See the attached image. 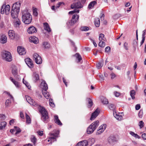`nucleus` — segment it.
Segmentation results:
<instances>
[{
	"label": "nucleus",
	"mask_w": 146,
	"mask_h": 146,
	"mask_svg": "<svg viewBox=\"0 0 146 146\" xmlns=\"http://www.w3.org/2000/svg\"><path fill=\"white\" fill-rule=\"evenodd\" d=\"M102 102L104 104H107L108 103V102L107 99L104 98L103 100H102Z\"/></svg>",
	"instance_id": "obj_46"
},
{
	"label": "nucleus",
	"mask_w": 146,
	"mask_h": 146,
	"mask_svg": "<svg viewBox=\"0 0 146 146\" xmlns=\"http://www.w3.org/2000/svg\"><path fill=\"white\" fill-rule=\"evenodd\" d=\"M0 117L1 119H4L5 118V115L1 114L0 115Z\"/></svg>",
	"instance_id": "obj_61"
},
{
	"label": "nucleus",
	"mask_w": 146,
	"mask_h": 146,
	"mask_svg": "<svg viewBox=\"0 0 146 146\" xmlns=\"http://www.w3.org/2000/svg\"><path fill=\"white\" fill-rule=\"evenodd\" d=\"M124 47L125 49L126 50H127L128 49V44L127 43L125 42L124 44Z\"/></svg>",
	"instance_id": "obj_53"
},
{
	"label": "nucleus",
	"mask_w": 146,
	"mask_h": 146,
	"mask_svg": "<svg viewBox=\"0 0 146 146\" xmlns=\"http://www.w3.org/2000/svg\"><path fill=\"white\" fill-rule=\"evenodd\" d=\"M144 123L142 121H140L139 122V126L140 128H142L144 126Z\"/></svg>",
	"instance_id": "obj_49"
},
{
	"label": "nucleus",
	"mask_w": 146,
	"mask_h": 146,
	"mask_svg": "<svg viewBox=\"0 0 146 146\" xmlns=\"http://www.w3.org/2000/svg\"><path fill=\"white\" fill-rule=\"evenodd\" d=\"M3 58L7 61L10 62L12 60V57L10 53L7 51H3L2 52Z\"/></svg>",
	"instance_id": "obj_8"
},
{
	"label": "nucleus",
	"mask_w": 146,
	"mask_h": 146,
	"mask_svg": "<svg viewBox=\"0 0 146 146\" xmlns=\"http://www.w3.org/2000/svg\"><path fill=\"white\" fill-rule=\"evenodd\" d=\"M143 111L142 110H140L138 113L139 117L141 118L143 117Z\"/></svg>",
	"instance_id": "obj_48"
},
{
	"label": "nucleus",
	"mask_w": 146,
	"mask_h": 146,
	"mask_svg": "<svg viewBox=\"0 0 146 146\" xmlns=\"http://www.w3.org/2000/svg\"><path fill=\"white\" fill-rule=\"evenodd\" d=\"M43 45L45 48H48L50 47V44L47 42H44L43 43Z\"/></svg>",
	"instance_id": "obj_38"
},
{
	"label": "nucleus",
	"mask_w": 146,
	"mask_h": 146,
	"mask_svg": "<svg viewBox=\"0 0 146 146\" xmlns=\"http://www.w3.org/2000/svg\"><path fill=\"white\" fill-rule=\"evenodd\" d=\"M8 34L9 38L11 39H13L15 36V35L14 31L12 30H9L8 33Z\"/></svg>",
	"instance_id": "obj_18"
},
{
	"label": "nucleus",
	"mask_w": 146,
	"mask_h": 146,
	"mask_svg": "<svg viewBox=\"0 0 146 146\" xmlns=\"http://www.w3.org/2000/svg\"><path fill=\"white\" fill-rule=\"evenodd\" d=\"M114 94L115 96L116 97H118L120 95V93L117 92H114Z\"/></svg>",
	"instance_id": "obj_56"
},
{
	"label": "nucleus",
	"mask_w": 146,
	"mask_h": 146,
	"mask_svg": "<svg viewBox=\"0 0 146 146\" xmlns=\"http://www.w3.org/2000/svg\"><path fill=\"white\" fill-rule=\"evenodd\" d=\"M80 29L82 31H87L89 30V28L87 26H83Z\"/></svg>",
	"instance_id": "obj_42"
},
{
	"label": "nucleus",
	"mask_w": 146,
	"mask_h": 146,
	"mask_svg": "<svg viewBox=\"0 0 146 146\" xmlns=\"http://www.w3.org/2000/svg\"><path fill=\"white\" fill-rule=\"evenodd\" d=\"M25 82L26 83V84L24 83V79L23 80V83L25 84L26 86L29 89H30L31 88V86L29 85V84L28 83H27L26 82Z\"/></svg>",
	"instance_id": "obj_52"
},
{
	"label": "nucleus",
	"mask_w": 146,
	"mask_h": 146,
	"mask_svg": "<svg viewBox=\"0 0 146 146\" xmlns=\"http://www.w3.org/2000/svg\"><path fill=\"white\" fill-rule=\"evenodd\" d=\"M59 119L58 116L57 115H55L54 116V122L58 121Z\"/></svg>",
	"instance_id": "obj_59"
},
{
	"label": "nucleus",
	"mask_w": 146,
	"mask_h": 146,
	"mask_svg": "<svg viewBox=\"0 0 146 146\" xmlns=\"http://www.w3.org/2000/svg\"><path fill=\"white\" fill-rule=\"evenodd\" d=\"M33 14L35 16H37L38 15V13L37 11V9H36L35 8L33 10Z\"/></svg>",
	"instance_id": "obj_51"
},
{
	"label": "nucleus",
	"mask_w": 146,
	"mask_h": 146,
	"mask_svg": "<svg viewBox=\"0 0 146 146\" xmlns=\"http://www.w3.org/2000/svg\"><path fill=\"white\" fill-rule=\"evenodd\" d=\"M12 73L16 79H18V80H20V76L18 75L17 69L15 67L14 68L13 67Z\"/></svg>",
	"instance_id": "obj_12"
},
{
	"label": "nucleus",
	"mask_w": 146,
	"mask_h": 146,
	"mask_svg": "<svg viewBox=\"0 0 146 146\" xmlns=\"http://www.w3.org/2000/svg\"><path fill=\"white\" fill-rule=\"evenodd\" d=\"M7 123L5 121L2 122L0 123V129L2 130L4 129L6 127Z\"/></svg>",
	"instance_id": "obj_31"
},
{
	"label": "nucleus",
	"mask_w": 146,
	"mask_h": 146,
	"mask_svg": "<svg viewBox=\"0 0 146 146\" xmlns=\"http://www.w3.org/2000/svg\"><path fill=\"white\" fill-rule=\"evenodd\" d=\"M21 3L19 2H16L12 6L11 11V16L13 18H15L16 16L19 13Z\"/></svg>",
	"instance_id": "obj_1"
},
{
	"label": "nucleus",
	"mask_w": 146,
	"mask_h": 146,
	"mask_svg": "<svg viewBox=\"0 0 146 146\" xmlns=\"http://www.w3.org/2000/svg\"><path fill=\"white\" fill-rule=\"evenodd\" d=\"M17 51L20 55H24L26 53L25 48L21 46H18L17 47Z\"/></svg>",
	"instance_id": "obj_16"
},
{
	"label": "nucleus",
	"mask_w": 146,
	"mask_h": 146,
	"mask_svg": "<svg viewBox=\"0 0 146 146\" xmlns=\"http://www.w3.org/2000/svg\"><path fill=\"white\" fill-rule=\"evenodd\" d=\"M32 16L30 13L28 12L25 13H23L22 20L24 23L26 24H30L32 21Z\"/></svg>",
	"instance_id": "obj_5"
},
{
	"label": "nucleus",
	"mask_w": 146,
	"mask_h": 146,
	"mask_svg": "<svg viewBox=\"0 0 146 146\" xmlns=\"http://www.w3.org/2000/svg\"><path fill=\"white\" fill-rule=\"evenodd\" d=\"M86 0H74V2L71 5V8L72 9L75 8L81 9L83 7Z\"/></svg>",
	"instance_id": "obj_3"
},
{
	"label": "nucleus",
	"mask_w": 146,
	"mask_h": 146,
	"mask_svg": "<svg viewBox=\"0 0 146 146\" xmlns=\"http://www.w3.org/2000/svg\"><path fill=\"white\" fill-rule=\"evenodd\" d=\"M36 29L33 26H31L27 30L28 33L29 34H33L36 32Z\"/></svg>",
	"instance_id": "obj_15"
},
{
	"label": "nucleus",
	"mask_w": 146,
	"mask_h": 146,
	"mask_svg": "<svg viewBox=\"0 0 146 146\" xmlns=\"http://www.w3.org/2000/svg\"><path fill=\"white\" fill-rule=\"evenodd\" d=\"M79 10L77 9H75L73 11L69 12L68 14H73L75 13H79Z\"/></svg>",
	"instance_id": "obj_40"
},
{
	"label": "nucleus",
	"mask_w": 146,
	"mask_h": 146,
	"mask_svg": "<svg viewBox=\"0 0 146 146\" xmlns=\"http://www.w3.org/2000/svg\"><path fill=\"white\" fill-rule=\"evenodd\" d=\"M141 106L139 104L136 105L135 106V108L136 110H138L140 109Z\"/></svg>",
	"instance_id": "obj_57"
},
{
	"label": "nucleus",
	"mask_w": 146,
	"mask_h": 146,
	"mask_svg": "<svg viewBox=\"0 0 146 146\" xmlns=\"http://www.w3.org/2000/svg\"><path fill=\"white\" fill-rule=\"evenodd\" d=\"M104 41L103 40H100L98 44V45L100 47H104L105 46V43Z\"/></svg>",
	"instance_id": "obj_41"
},
{
	"label": "nucleus",
	"mask_w": 146,
	"mask_h": 146,
	"mask_svg": "<svg viewBox=\"0 0 146 146\" xmlns=\"http://www.w3.org/2000/svg\"><path fill=\"white\" fill-rule=\"evenodd\" d=\"M104 35L102 33H101L99 35V39L100 40H102L105 41L106 40L105 38L104 37Z\"/></svg>",
	"instance_id": "obj_33"
},
{
	"label": "nucleus",
	"mask_w": 146,
	"mask_h": 146,
	"mask_svg": "<svg viewBox=\"0 0 146 146\" xmlns=\"http://www.w3.org/2000/svg\"><path fill=\"white\" fill-rule=\"evenodd\" d=\"M113 114L114 117L118 120H120L122 118V117L117 115L116 112L113 113Z\"/></svg>",
	"instance_id": "obj_35"
},
{
	"label": "nucleus",
	"mask_w": 146,
	"mask_h": 146,
	"mask_svg": "<svg viewBox=\"0 0 146 146\" xmlns=\"http://www.w3.org/2000/svg\"><path fill=\"white\" fill-rule=\"evenodd\" d=\"M10 80L17 88H18L19 87V84L18 82L16 81L11 77L10 78Z\"/></svg>",
	"instance_id": "obj_26"
},
{
	"label": "nucleus",
	"mask_w": 146,
	"mask_h": 146,
	"mask_svg": "<svg viewBox=\"0 0 146 146\" xmlns=\"http://www.w3.org/2000/svg\"><path fill=\"white\" fill-rule=\"evenodd\" d=\"M44 27V29L46 31L48 32L49 33L51 32V30L48 24L47 23H43Z\"/></svg>",
	"instance_id": "obj_22"
},
{
	"label": "nucleus",
	"mask_w": 146,
	"mask_h": 146,
	"mask_svg": "<svg viewBox=\"0 0 146 146\" xmlns=\"http://www.w3.org/2000/svg\"><path fill=\"white\" fill-rule=\"evenodd\" d=\"M40 86L42 88V90L43 95L46 99H49L50 96L49 93L47 92L48 86L47 84L44 80H43L41 82Z\"/></svg>",
	"instance_id": "obj_2"
},
{
	"label": "nucleus",
	"mask_w": 146,
	"mask_h": 146,
	"mask_svg": "<svg viewBox=\"0 0 146 146\" xmlns=\"http://www.w3.org/2000/svg\"><path fill=\"white\" fill-rule=\"evenodd\" d=\"M7 41V38L6 36L4 35H2L0 38V42L3 44L5 43Z\"/></svg>",
	"instance_id": "obj_23"
},
{
	"label": "nucleus",
	"mask_w": 146,
	"mask_h": 146,
	"mask_svg": "<svg viewBox=\"0 0 146 146\" xmlns=\"http://www.w3.org/2000/svg\"><path fill=\"white\" fill-rule=\"evenodd\" d=\"M14 128L15 130L16 131V132L15 134V135L19 133L21 131V129L19 127L17 126H15Z\"/></svg>",
	"instance_id": "obj_43"
},
{
	"label": "nucleus",
	"mask_w": 146,
	"mask_h": 146,
	"mask_svg": "<svg viewBox=\"0 0 146 146\" xmlns=\"http://www.w3.org/2000/svg\"><path fill=\"white\" fill-rule=\"evenodd\" d=\"M31 141L33 142L34 145H35L36 141V139L35 136L34 135H32L31 138Z\"/></svg>",
	"instance_id": "obj_37"
},
{
	"label": "nucleus",
	"mask_w": 146,
	"mask_h": 146,
	"mask_svg": "<svg viewBox=\"0 0 146 146\" xmlns=\"http://www.w3.org/2000/svg\"><path fill=\"white\" fill-rule=\"evenodd\" d=\"M142 137L144 140H146V133H143L142 135Z\"/></svg>",
	"instance_id": "obj_60"
},
{
	"label": "nucleus",
	"mask_w": 146,
	"mask_h": 146,
	"mask_svg": "<svg viewBox=\"0 0 146 146\" xmlns=\"http://www.w3.org/2000/svg\"><path fill=\"white\" fill-rule=\"evenodd\" d=\"M26 122L28 123H30L31 122V119L29 117L27 113H26Z\"/></svg>",
	"instance_id": "obj_36"
},
{
	"label": "nucleus",
	"mask_w": 146,
	"mask_h": 146,
	"mask_svg": "<svg viewBox=\"0 0 146 146\" xmlns=\"http://www.w3.org/2000/svg\"><path fill=\"white\" fill-rule=\"evenodd\" d=\"M86 100L88 102V107H91L92 106L93 104L92 100L89 98H87Z\"/></svg>",
	"instance_id": "obj_27"
},
{
	"label": "nucleus",
	"mask_w": 146,
	"mask_h": 146,
	"mask_svg": "<svg viewBox=\"0 0 146 146\" xmlns=\"http://www.w3.org/2000/svg\"><path fill=\"white\" fill-rule=\"evenodd\" d=\"M100 111L98 109H97L95 111L92 113L90 120H92L94 119L99 114Z\"/></svg>",
	"instance_id": "obj_13"
},
{
	"label": "nucleus",
	"mask_w": 146,
	"mask_h": 146,
	"mask_svg": "<svg viewBox=\"0 0 146 146\" xmlns=\"http://www.w3.org/2000/svg\"><path fill=\"white\" fill-rule=\"evenodd\" d=\"M25 62L27 66L30 68H32L33 67L32 60L30 58H27L25 59Z\"/></svg>",
	"instance_id": "obj_17"
},
{
	"label": "nucleus",
	"mask_w": 146,
	"mask_h": 146,
	"mask_svg": "<svg viewBox=\"0 0 146 146\" xmlns=\"http://www.w3.org/2000/svg\"><path fill=\"white\" fill-rule=\"evenodd\" d=\"M29 40L35 44H36L38 42V40L37 38L35 36H32L29 38Z\"/></svg>",
	"instance_id": "obj_21"
},
{
	"label": "nucleus",
	"mask_w": 146,
	"mask_h": 146,
	"mask_svg": "<svg viewBox=\"0 0 146 146\" xmlns=\"http://www.w3.org/2000/svg\"><path fill=\"white\" fill-rule=\"evenodd\" d=\"M91 40L92 41V42H93L94 46L95 47H96L97 46V44L96 43L93 39H91Z\"/></svg>",
	"instance_id": "obj_64"
},
{
	"label": "nucleus",
	"mask_w": 146,
	"mask_h": 146,
	"mask_svg": "<svg viewBox=\"0 0 146 146\" xmlns=\"http://www.w3.org/2000/svg\"><path fill=\"white\" fill-rule=\"evenodd\" d=\"M5 6H4V5H3L2 6L1 9V13L2 14H3L5 12Z\"/></svg>",
	"instance_id": "obj_47"
},
{
	"label": "nucleus",
	"mask_w": 146,
	"mask_h": 146,
	"mask_svg": "<svg viewBox=\"0 0 146 146\" xmlns=\"http://www.w3.org/2000/svg\"><path fill=\"white\" fill-rule=\"evenodd\" d=\"M11 103V100H10L8 99L5 102V105L7 107Z\"/></svg>",
	"instance_id": "obj_50"
},
{
	"label": "nucleus",
	"mask_w": 146,
	"mask_h": 146,
	"mask_svg": "<svg viewBox=\"0 0 146 146\" xmlns=\"http://www.w3.org/2000/svg\"><path fill=\"white\" fill-rule=\"evenodd\" d=\"M27 101L31 105L34 106L37 105V103L35 102L33 100L31 99L29 96H25Z\"/></svg>",
	"instance_id": "obj_11"
},
{
	"label": "nucleus",
	"mask_w": 146,
	"mask_h": 146,
	"mask_svg": "<svg viewBox=\"0 0 146 146\" xmlns=\"http://www.w3.org/2000/svg\"><path fill=\"white\" fill-rule=\"evenodd\" d=\"M34 59L36 63L38 64H40L42 63V60L41 57L38 54L35 53L33 55Z\"/></svg>",
	"instance_id": "obj_10"
},
{
	"label": "nucleus",
	"mask_w": 146,
	"mask_h": 146,
	"mask_svg": "<svg viewBox=\"0 0 146 146\" xmlns=\"http://www.w3.org/2000/svg\"><path fill=\"white\" fill-rule=\"evenodd\" d=\"M55 123L59 125H62V123L59 119H58V121H55Z\"/></svg>",
	"instance_id": "obj_55"
},
{
	"label": "nucleus",
	"mask_w": 146,
	"mask_h": 146,
	"mask_svg": "<svg viewBox=\"0 0 146 146\" xmlns=\"http://www.w3.org/2000/svg\"><path fill=\"white\" fill-rule=\"evenodd\" d=\"M95 26L97 27H98L100 25V19L98 18L96 19L94 21Z\"/></svg>",
	"instance_id": "obj_30"
},
{
	"label": "nucleus",
	"mask_w": 146,
	"mask_h": 146,
	"mask_svg": "<svg viewBox=\"0 0 146 146\" xmlns=\"http://www.w3.org/2000/svg\"><path fill=\"white\" fill-rule=\"evenodd\" d=\"M108 107L110 110H113L115 108V106L112 104H109L108 105Z\"/></svg>",
	"instance_id": "obj_44"
},
{
	"label": "nucleus",
	"mask_w": 146,
	"mask_h": 146,
	"mask_svg": "<svg viewBox=\"0 0 146 146\" xmlns=\"http://www.w3.org/2000/svg\"><path fill=\"white\" fill-rule=\"evenodd\" d=\"M79 18V15L75 14L73 15L71 20L68 21L66 23L67 27L69 29L71 26L74 25L78 21Z\"/></svg>",
	"instance_id": "obj_7"
},
{
	"label": "nucleus",
	"mask_w": 146,
	"mask_h": 146,
	"mask_svg": "<svg viewBox=\"0 0 146 146\" xmlns=\"http://www.w3.org/2000/svg\"><path fill=\"white\" fill-rule=\"evenodd\" d=\"M53 133H50V136H51L50 138V140L55 139L56 141V138L58 137V135L59 134V131L58 130H54L53 131Z\"/></svg>",
	"instance_id": "obj_9"
},
{
	"label": "nucleus",
	"mask_w": 146,
	"mask_h": 146,
	"mask_svg": "<svg viewBox=\"0 0 146 146\" xmlns=\"http://www.w3.org/2000/svg\"><path fill=\"white\" fill-rule=\"evenodd\" d=\"M97 4V2L96 1H93L90 3L88 6V8L92 9L93 8L94 6L96 5Z\"/></svg>",
	"instance_id": "obj_24"
},
{
	"label": "nucleus",
	"mask_w": 146,
	"mask_h": 146,
	"mask_svg": "<svg viewBox=\"0 0 146 146\" xmlns=\"http://www.w3.org/2000/svg\"><path fill=\"white\" fill-rule=\"evenodd\" d=\"M108 141L110 144H113V143L116 141V138L113 136H111L108 138Z\"/></svg>",
	"instance_id": "obj_20"
},
{
	"label": "nucleus",
	"mask_w": 146,
	"mask_h": 146,
	"mask_svg": "<svg viewBox=\"0 0 146 146\" xmlns=\"http://www.w3.org/2000/svg\"><path fill=\"white\" fill-rule=\"evenodd\" d=\"M39 111L42 115L41 119L45 123L48 122V113L45 108L40 107L39 109Z\"/></svg>",
	"instance_id": "obj_4"
},
{
	"label": "nucleus",
	"mask_w": 146,
	"mask_h": 146,
	"mask_svg": "<svg viewBox=\"0 0 146 146\" xmlns=\"http://www.w3.org/2000/svg\"><path fill=\"white\" fill-rule=\"evenodd\" d=\"M136 92L135 90H132L130 92V95L132 99L134 100L135 99V95Z\"/></svg>",
	"instance_id": "obj_29"
},
{
	"label": "nucleus",
	"mask_w": 146,
	"mask_h": 146,
	"mask_svg": "<svg viewBox=\"0 0 146 146\" xmlns=\"http://www.w3.org/2000/svg\"><path fill=\"white\" fill-rule=\"evenodd\" d=\"M37 133L38 135L40 136H42L43 135V131H39L37 132Z\"/></svg>",
	"instance_id": "obj_62"
},
{
	"label": "nucleus",
	"mask_w": 146,
	"mask_h": 146,
	"mask_svg": "<svg viewBox=\"0 0 146 146\" xmlns=\"http://www.w3.org/2000/svg\"><path fill=\"white\" fill-rule=\"evenodd\" d=\"M88 145V141L86 140H84L78 142L76 146H87Z\"/></svg>",
	"instance_id": "obj_19"
},
{
	"label": "nucleus",
	"mask_w": 146,
	"mask_h": 146,
	"mask_svg": "<svg viewBox=\"0 0 146 146\" xmlns=\"http://www.w3.org/2000/svg\"><path fill=\"white\" fill-rule=\"evenodd\" d=\"M73 56L76 57V59L78 60V62H80L82 60L81 56L78 53H76Z\"/></svg>",
	"instance_id": "obj_25"
},
{
	"label": "nucleus",
	"mask_w": 146,
	"mask_h": 146,
	"mask_svg": "<svg viewBox=\"0 0 146 146\" xmlns=\"http://www.w3.org/2000/svg\"><path fill=\"white\" fill-rule=\"evenodd\" d=\"M99 121L97 120L92 123L88 128L87 132L88 134H90L92 133L99 125Z\"/></svg>",
	"instance_id": "obj_6"
},
{
	"label": "nucleus",
	"mask_w": 146,
	"mask_h": 146,
	"mask_svg": "<svg viewBox=\"0 0 146 146\" xmlns=\"http://www.w3.org/2000/svg\"><path fill=\"white\" fill-rule=\"evenodd\" d=\"M33 80L35 82L37 81L39 79L38 75L36 73H34L33 74Z\"/></svg>",
	"instance_id": "obj_32"
},
{
	"label": "nucleus",
	"mask_w": 146,
	"mask_h": 146,
	"mask_svg": "<svg viewBox=\"0 0 146 146\" xmlns=\"http://www.w3.org/2000/svg\"><path fill=\"white\" fill-rule=\"evenodd\" d=\"M111 78L112 79L114 78L115 77V74L113 73L111 74Z\"/></svg>",
	"instance_id": "obj_63"
},
{
	"label": "nucleus",
	"mask_w": 146,
	"mask_h": 146,
	"mask_svg": "<svg viewBox=\"0 0 146 146\" xmlns=\"http://www.w3.org/2000/svg\"><path fill=\"white\" fill-rule=\"evenodd\" d=\"M49 104L51 107H55V104L53 102V100L52 99L50 98L49 100Z\"/></svg>",
	"instance_id": "obj_45"
},
{
	"label": "nucleus",
	"mask_w": 146,
	"mask_h": 146,
	"mask_svg": "<svg viewBox=\"0 0 146 146\" xmlns=\"http://www.w3.org/2000/svg\"><path fill=\"white\" fill-rule=\"evenodd\" d=\"M14 24L15 25L16 27H19V25L21 24V22L19 19L17 18Z\"/></svg>",
	"instance_id": "obj_39"
},
{
	"label": "nucleus",
	"mask_w": 146,
	"mask_h": 146,
	"mask_svg": "<svg viewBox=\"0 0 146 146\" xmlns=\"http://www.w3.org/2000/svg\"><path fill=\"white\" fill-rule=\"evenodd\" d=\"M104 62L103 61L98 62L96 64V67L98 69H100L102 67L103 65Z\"/></svg>",
	"instance_id": "obj_34"
},
{
	"label": "nucleus",
	"mask_w": 146,
	"mask_h": 146,
	"mask_svg": "<svg viewBox=\"0 0 146 146\" xmlns=\"http://www.w3.org/2000/svg\"><path fill=\"white\" fill-rule=\"evenodd\" d=\"M10 6L9 5H7L5 7V13L6 15L9 14Z\"/></svg>",
	"instance_id": "obj_28"
},
{
	"label": "nucleus",
	"mask_w": 146,
	"mask_h": 146,
	"mask_svg": "<svg viewBox=\"0 0 146 146\" xmlns=\"http://www.w3.org/2000/svg\"><path fill=\"white\" fill-rule=\"evenodd\" d=\"M71 42L72 44L73 45V46L75 48L74 50V51L76 52L77 50V48L75 46L74 42L72 41Z\"/></svg>",
	"instance_id": "obj_58"
},
{
	"label": "nucleus",
	"mask_w": 146,
	"mask_h": 146,
	"mask_svg": "<svg viewBox=\"0 0 146 146\" xmlns=\"http://www.w3.org/2000/svg\"><path fill=\"white\" fill-rule=\"evenodd\" d=\"M110 47L109 46H108L106 47L105 49V52H109L110 51Z\"/></svg>",
	"instance_id": "obj_54"
},
{
	"label": "nucleus",
	"mask_w": 146,
	"mask_h": 146,
	"mask_svg": "<svg viewBox=\"0 0 146 146\" xmlns=\"http://www.w3.org/2000/svg\"><path fill=\"white\" fill-rule=\"evenodd\" d=\"M106 124H104L100 126L97 131L96 134L99 135L102 133L106 129Z\"/></svg>",
	"instance_id": "obj_14"
}]
</instances>
